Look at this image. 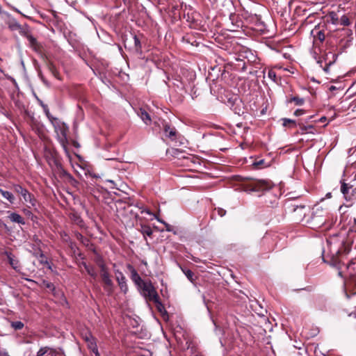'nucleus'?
<instances>
[{
    "mask_svg": "<svg viewBox=\"0 0 356 356\" xmlns=\"http://www.w3.org/2000/svg\"><path fill=\"white\" fill-rule=\"evenodd\" d=\"M51 124L54 128V131L56 134L57 140L60 144L61 147L63 148L64 151L66 153H68V145L69 140L67 138V133L69 131L68 126L63 122H61L57 118L56 119H53L51 122Z\"/></svg>",
    "mask_w": 356,
    "mask_h": 356,
    "instance_id": "nucleus-1",
    "label": "nucleus"
},
{
    "mask_svg": "<svg viewBox=\"0 0 356 356\" xmlns=\"http://www.w3.org/2000/svg\"><path fill=\"white\" fill-rule=\"evenodd\" d=\"M340 191L343 195L345 202L340 206L339 211L345 213L346 208H349L356 203V188L349 184L341 181Z\"/></svg>",
    "mask_w": 356,
    "mask_h": 356,
    "instance_id": "nucleus-2",
    "label": "nucleus"
},
{
    "mask_svg": "<svg viewBox=\"0 0 356 356\" xmlns=\"http://www.w3.org/2000/svg\"><path fill=\"white\" fill-rule=\"evenodd\" d=\"M100 270V276L104 284V289L108 295H111L113 291V282L104 259L98 257L95 261Z\"/></svg>",
    "mask_w": 356,
    "mask_h": 356,
    "instance_id": "nucleus-3",
    "label": "nucleus"
},
{
    "mask_svg": "<svg viewBox=\"0 0 356 356\" xmlns=\"http://www.w3.org/2000/svg\"><path fill=\"white\" fill-rule=\"evenodd\" d=\"M335 46L332 45L330 49H326L323 52L321 53V57L317 60V63L322 66L323 62L325 63V66L323 67V70L326 72H329V67L333 65L338 57V54L335 53Z\"/></svg>",
    "mask_w": 356,
    "mask_h": 356,
    "instance_id": "nucleus-4",
    "label": "nucleus"
},
{
    "mask_svg": "<svg viewBox=\"0 0 356 356\" xmlns=\"http://www.w3.org/2000/svg\"><path fill=\"white\" fill-rule=\"evenodd\" d=\"M324 213L323 209H316L314 211L309 219L307 220L308 226L314 229L322 227L327 220V217Z\"/></svg>",
    "mask_w": 356,
    "mask_h": 356,
    "instance_id": "nucleus-5",
    "label": "nucleus"
},
{
    "mask_svg": "<svg viewBox=\"0 0 356 356\" xmlns=\"http://www.w3.org/2000/svg\"><path fill=\"white\" fill-rule=\"evenodd\" d=\"M13 188L15 193L22 195L24 202L30 204L29 207H35L36 206L37 200L33 195L29 193L26 188L19 184H13Z\"/></svg>",
    "mask_w": 356,
    "mask_h": 356,
    "instance_id": "nucleus-6",
    "label": "nucleus"
},
{
    "mask_svg": "<svg viewBox=\"0 0 356 356\" xmlns=\"http://www.w3.org/2000/svg\"><path fill=\"white\" fill-rule=\"evenodd\" d=\"M140 288L143 296L147 301L154 302L159 298L157 291L151 282H147Z\"/></svg>",
    "mask_w": 356,
    "mask_h": 356,
    "instance_id": "nucleus-7",
    "label": "nucleus"
},
{
    "mask_svg": "<svg viewBox=\"0 0 356 356\" xmlns=\"http://www.w3.org/2000/svg\"><path fill=\"white\" fill-rule=\"evenodd\" d=\"M273 187L270 181L266 180H259L247 186L248 192H263L268 191Z\"/></svg>",
    "mask_w": 356,
    "mask_h": 356,
    "instance_id": "nucleus-8",
    "label": "nucleus"
},
{
    "mask_svg": "<svg viewBox=\"0 0 356 356\" xmlns=\"http://www.w3.org/2000/svg\"><path fill=\"white\" fill-rule=\"evenodd\" d=\"M161 124L163 127V131L165 132V136L170 138L171 140H176L177 135V131L176 129L173 127H171L165 120L161 121Z\"/></svg>",
    "mask_w": 356,
    "mask_h": 356,
    "instance_id": "nucleus-9",
    "label": "nucleus"
},
{
    "mask_svg": "<svg viewBox=\"0 0 356 356\" xmlns=\"http://www.w3.org/2000/svg\"><path fill=\"white\" fill-rule=\"evenodd\" d=\"M127 268L131 273V279L138 287H141L143 284L147 282L142 280L137 270L132 265L127 264Z\"/></svg>",
    "mask_w": 356,
    "mask_h": 356,
    "instance_id": "nucleus-10",
    "label": "nucleus"
},
{
    "mask_svg": "<svg viewBox=\"0 0 356 356\" xmlns=\"http://www.w3.org/2000/svg\"><path fill=\"white\" fill-rule=\"evenodd\" d=\"M88 348L95 353V356H100L98 351L96 339L90 334L85 337Z\"/></svg>",
    "mask_w": 356,
    "mask_h": 356,
    "instance_id": "nucleus-11",
    "label": "nucleus"
},
{
    "mask_svg": "<svg viewBox=\"0 0 356 356\" xmlns=\"http://www.w3.org/2000/svg\"><path fill=\"white\" fill-rule=\"evenodd\" d=\"M334 253L336 254V255H333L332 256V261H331V265L337 267L339 269L338 274H339V276L342 277L341 261L339 258V256H338V254H341V249H337L335 250Z\"/></svg>",
    "mask_w": 356,
    "mask_h": 356,
    "instance_id": "nucleus-12",
    "label": "nucleus"
},
{
    "mask_svg": "<svg viewBox=\"0 0 356 356\" xmlns=\"http://www.w3.org/2000/svg\"><path fill=\"white\" fill-rule=\"evenodd\" d=\"M312 35L314 37V42L316 44L317 40L320 42H323L325 39V34L323 31L320 30L319 28L315 27L312 31Z\"/></svg>",
    "mask_w": 356,
    "mask_h": 356,
    "instance_id": "nucleus-13",
    "label": "nucleus"
},
{
    "mask_svg": "<svg viewBox=\"0 0 356 356\" xmlns=\"http://www.w3.org/2000/svg\"><path fill=\"white\" fill-rule=\"evenodd\" d=\"M4 254L7 257L8 263L13 269L17 270L19 268V261L15 258L11 252L6 251Z\"/></svg>",
    "mask_w": 356,
    "mask_h": 356,
    "instance_id": "nucleus-14",
    "label": "nucleus"
},
{
    "mask_svg": "<svg viewBox=\"0 0 356 356\" xmlns=\"http://www.w3.org/2000/svg\"><path fill=\"white\" fill-rule=\"evenodd\" d=\"M154 303H155L156 309L158 310V312L161 315L164 321H168V312L165 310L164 305L160 301L159 298L157 300V301H154Z\"/></svg>",
    "mask_w": 356,
    "mask_h": 356,
    "instance_id": "nucleus-15",
    "label": "nucleus"
},
{
    "mask_svg": "<svg viewBox=\"0 0 356 356\" xmlns=\"http://www.w3.org/2000/svg\"><path fill=\"white\" fill-rule=\"evenodd\" d=\"M23 35H25L27 38V40L29 42L30 46L32 47V49L35 51H38L40 49V44L38 42L37 40L31 35L27 34L24 33Z\"/></svg>",
    "mask_w": 356,
    "mask_h": 356,
    "instance_id": "nucleus-16",
    "label": "nucleus"
},
{
    "mask_svg": "<svg viewBox=\"0 0 356 356\" xmlns=\"http://www.w3.org/2000/svg\"><path fill=\"white\" fill-rule=\"evenodd\" d=\"M138 115L141 118L144 123L147 125L150 124L152 120L149 113L143 108H140Z\"/></svg>",
    "mask_w": 356,
    "mask_h": 356,
    "instance_id": "nucleus-17",
    "label": "nucleus"
},
{
    "mask_svg": "<svg viewBox=\"0 0 356 356\" xmlns=\"http://www.w3.org/2000/svg\"><path fill=\"white\" fill-rule=\"evenodd\" d=\"M8 218L10 220V221L13 222H16L20 225H24L25 221L24 219L18 213L13 212L10 213L8 216Z\"/></svg>",
    "mask_w": 356,
    "mask_h": 356,
    "instance_id": "nucleus-18",
    "label": "nucleus"
},
{
    "mask_svg": "<svg viewBox=\"0 0 356 356\" xmlns=\"http://www.w3.org/2000/svg\"><path fill=\"white\" fill-rule=\"evenodd\" d=\"M8 26L12 31H19L21 35H24L25 33L23 27L15 20L10 22Z\"/></svg>",
    "mask_w": 356,
    "mask_h": 356,
    "instance_id": "nucleus-19",
    "label": "nucleus"
},
{
    "mask_svg": "<svg viewBox=\"0 0 356 356\" xmlns=\"http://www.w3.org/2000/svg\"><path fill=\"white\" fill-rule=\"evenodd\" d=\"M0 193L10 203H11V204L14 203L15 199L13 194L11 192L4 191L3 189L0 188Z\"/></svg>",
    "mask_w": 356,
    "mask_h": 356,
    "instance_id": "nucleus-20",
    "label": "nucleus"
},
{
    "mask_svg": "<svg viewBox=\"0 0 356 356\" xmlns=\"http://www.w3.org/2000/svg\"><path fill=\"white\" fill-rule=\"evenodd\" d=\"M252 165L257 169H261L268 166L265 160L261 159H255Z\"/></svg>",
    "mask_w": 356,
    "mask_h": 356,
    "instance_id": "nucleus-21",
    "label": "nucleus"
},
{
    "mask_svg": "<svg viewBox=\"0 0 356 356\" xmlns=\"http://www.w3.org/2000/svg\"><path fill=\"white\" fill-rule=\"evenodd\" d=\"M118 282V284L119 285V287L120 289V290L124 293H126L128 291V286H127V279L126 277H123L122 278L120 277V279H118L117 280Z\"/></svg>",
    "mask_w": 356,
    "mask_h": 356,
    "instance_id": "nucleus-22",
    "label": "nucleus"
},
{
    "mask_svg": "<svg viewBox=\"0 0 356 356\" xmlns=\"http://www.w3.org/2000/svg\"><path fill=\"white\" fill-rule=\"evenodd\" d=\"M83 265L88 274L90 275L93 279H96L97 277V273L95 268L93 266L87 265L86 263H83Z\"/></svg>",
    "mask_w": 356,
    "mask_h": 356,
    "instance_id": "nucleus-23",
    "label": "nucleus"
},
{
    "mask_svg": "<svg viewBox=\"0 0 356 356\" xmlns=\"http://www.w3.org/2000/svg\"><path fill=\"white\" fill-rule=\"evenodd\" d=\"M300 127V134H305L307 133H313L312 130L314 129V126L312 125H308L305 126L302 124V123L298 124Z\"/></svg>",
    "mask_w": 356,
    "mask_h": 356,
    "instance_id": "nucleus-24",
    "label": "nucleus"
},
{
    "mask_svg": "<svg viewBox=\"0 0 356 356\" xmlns=\"http://www.w3.org/2000/svg\"><path fill=\"white\" fill-rule=\"evenodd\" d=\"M70 218L77 225H79L80 227H83V224H84L83 221L81 219V218L77 213L72 214Z\"/></svg>",
    "mask_w": 356,
    "mask_h": 356,
    "instance_id": "nucleus-25",
    "label": "nucleus"
},
{
    "mask_svg": "<svg viewBox=\"0 0 356 356\" xmlns=\"http://www.w3.org/2000/svg\"><path fill=\"white\" fill-rule=\"evenodd\" d=\"M140 232L144 236H151L153 233L151 227L147 225H142Z\"/></svg>",
    "mask_w": 356,
    "mask_h": 356,
    "instance_id": "nucleus-26",
    "label": "nucleus"
},
{
    "mask_svg": "<svg viewBox=\"0 0 356 356\" xmlns=\"http://www.w3.org/2000/svg\"><path fill=\"white\" fill-rule=\"evenodd\" d=\"M289 102H294L297 106H302L305 103V99L297 96H293L289 99Z\"/></svg>",
    "mask_w": 356,
    "mask_h": 356,
    "instance_id": "nucleus-27",
    "label": "nucleus"
},
{
    "mask_svg": "<svg viewBox=\"0 0 356 356\" xmlns=\"http://www.w3.org/2000/svg\"><path fill=\"white\" fill-rule=\"evenodd\" d=\"M329 18L330 19V21L334 24H339V18L338 17V15L335 12H330L328 15Z\"/></svg>",
    "mask_w": 356,
    "mask_h": 356,
    "instance_id": "nucleus-28",
    "label": "nucleus"
},
{
    "mask_svg": "<svg viewBox=\"0 0 356 356\" xmlns=\"http://www.w3.org/2000/svg\"><path fill=\"white\" fill-rule=\"evenodd\" d=\"M10 325L15 330H20L24 326V323L22 321H11Z\"/></svg>",
    "mask_w": 356,
    "mask_h": 356,
    "instance_id": "nucleus-29",
    "label": "nucleus"
},
{
    "mask_svg": "<svg viewBox=\"0 0 356 356\" xmlns=\"http://www.w3.org/2000/svg\"><path fill=\"white\" fill-rule=\"evenodd\" d=\"M282 120L284 127L291 126V127H295L297 125L296 121L293 120L283 118Z\"/></svg>",
    "mask_w": 356,
    "mask_h": 356,
    "instance_id": "nucleus-30",
    "label": "nucleus"
},
{
    "mask_svg": "<svg viewBox=\"0 0 356 356\" xmlns=\"http://www.w3.org/2000/svg\"><path fill=\"white\" fill-rule=\"evenodd\" d=\"M225 5L228 7V10L229 11V15L231 17L232 16H233L234 15V3H233L232 1L229 0L225 2Z\"/></svg>",
    "mask_w": 356,
    "mask_h": 356,
    "instance_id": "nucleus-31",
    "label": "nucleus"
},
{
    "mask_svg": "<svg viewBox=\"0 0 356 356\" xmlns=\"http://www.w3.org/2000/svg\"><path fill=\"white\" fill-rule=\"evenodd\" d=\"M339 24L343 26H348L350 24L349 18L346 15H343L341 16V17L339 19Z\"/></svg>",
    "mask_w": 356,
    "mask_h": 356,
    "instance_id": "nucleus-32",
    "label": "nucleus"
},
{
    "mask_svg": "<svg viewBox=\"0 0 356 356\" xmlns=\"http://www.w3.org/2000/svg\"><path fill=\"white\" fill-rule=\"evenodd\" d=\"M38 254H39L38 259H39L40 263L42 264H49L46 257L44 256V254H43V252H42L41 250H38Z\"/></svg>",
    "mask_w": 356,
    "mask_h": 356,
    "instance_id": "nucleus-33",
    "label": "nucleus"
},
{
    "mask_svg": "<svg viewBox=\"0 0 356 356\" xmlns=\"http://www.w3.org/2000/svg\"><path fill=\"white\" fill-rule=\"evenodd\" d=\"M183 273L185 274V275L187 277V278L191 281L193 282V276L194 273L193 271H191L189 269H182Z\"/></svg>",
    "mask_w": 356,
    "mask_h": 356,
    "instance_id": "nucleus-34",
    "label": "nucleus"
},
{
    "mask_svg": "<svg viewBox=\"0 0 356 356\" xmlns=\"http://www.w3.org/2000/svg\"><path fill=\"white\" fill-rule=\"evenodd\" d=\"M134 45L136 50L139 51L141 50V43L136 35H134Z\"/></svg>",
    "mask_w": 356,
    "mask_h": 356,
    "instance_id": "nucleus-35",
    "label": "nucleus"
},
{
    "mask_svg": "<svg viewBox=\"0 0 356 356\" xmlns=\"http://www.w3.org/2000/svg\"><path fill=\"white\" fill-rule=\"evenodd\" d=\"M42 109H43L44 112L45 113L46 116L47 117V118L49 120L50 122H51L53 120V119L56 118L53 117L51 115L47 105L43 106Z\"/></svg>",
    "mask_w": 356,
    "mask_h": 356,
    "instance_id": "nucleus-36",
    "label": "nucleus"
},
{
    "mask_svg": "<svg viewBox=\"0 0 356 356\" xmlns=\"http://www.w3.org/2000/svg\"><path fill=\"white\" fill-rule=\"evenodd\" d=\"M154 218L160 222L163 223L165 227V229L166 231L168 232H171L172 230V226L170 225H169L168 223L165 222L164 220L160 219L159 217H157L156 216H154Z\"/></svg>",
    "mask_w": 356,
    "mask_h": 356,
    "instance_id": "nucleus-37",
    "label": "nucleus"
},
{
    "mask_svg": "<svg viewBox=\"0 0 356 356\" xmlns=\"http://www.w3.org/2000/svg\"><path fill=\"white\" fill-rule=\"evenodd\" d=\"M48 351L50 356H59L60 355V350L53 348L48 347Z\"/></svg>",
    "mask_w": 356,
    "mask_h": 356,
    "instance_id": "nucleus-38",
    "label": "nucleus"
},
{
    "mask_svg": "<svg viewBox=\"0 0 356 356\" xmlns=\"http://www.w3.org/2000/svg\"><path fill=\"white\" fill-rule=\"evenodd\" d=\"M75 236H76V239H78L79 241H80L81 243H83L84 244L86 243V242H88V239L79 232L75 233Z\"/></svg>",
    "mask_w": 356,
    "mask_h": 356,
    "instance_id": "nucleus-39",
    "label": "nucleus"
},
{
    "mask_svg": "<svg viewBox=\"0 0 356 356\" xmlns=\"http://www.w3.org/2000/svg\"><path fill=\"white\" fill-rule=\"evenodd\" d=\"M42 284L44 285V287H46L47 289H49L51 291H54V286L52 283L48 282V281H46V280H43L42 281Z\"/></svg>",
    "mask_w": 356,
    "mask_h": 356,
    "instance_id": "nucleus-40",
    "label": "nucleus"
},
{
    "mask_svg": "<svg viewBox=\"0 0 356 356\" xmlns=\"http://www.w3.org/2000/svg\"><path fill=\"white\" fill-rule=\"evenodd\" d=\"M45 351H48V346L41 348L37 353L36 356H44Z\"/></svg>",
    "mask_w": 356,
    "mask_h": 356,
    "instance_id": "nucleus-41",
    "label": "nucleus"
},
{
    "mask_svg": "<svg viewBox=\"0 0 356 356\" xmlns=\"http://www.w3.org/2000/svg\"><path fill=\"white\" fill-rule=\"evenodd\" d=\"M268 78H270L271 80L275 81V79H276V73L275 71H273V70H270L268 72Z\"/></svg>",
    "mask_w": 356,
    "mask_h": 356,
    "instance_id": "nucleus-42",
    "label": "nucleus"
},
{
    "mask_svg": "<svg viewBox=\"0 0 356 356\" xmlns=\"http://www.w3.org/2000/svg\"><path fill=\"white\" fill-rule=\"evenodd\" d=\"M115 279L118 280V277L120 279V277L122 278L124 277L125 276L123 275V273L119 270H115Z\"/></svg>",
    "mask_w": 356,
    "mask_h": 356,
    "instance_id": "nucleus-43",
    "label": "nucleus"
},
{
    "mask_svg": "<svg viewBox=\"0 0 356 356\" xmlns=\"http://www.w3.org/2000/svg\"><path fill=\"white\" fill-rule=\"evenodd\" d=\"M216 210L220 217H223L226 214V211L222 208H217Z\"/></svg>",
    "mask_w": 356,
    "mask_h": 356,
    "instance_id": "nucleus-44",
    "label": "nucleus"
},
{
    "mask_svg": "<svg viewBox=\"0 0 356 356\" xmlns=\"http://www.w3.org/2000/svg\"><path fill=\"white\" fill-rule=\"evenodd\" d=\"M33 241L35 243L33 245H35L37 247H40V244L42 243V242L37 236H35L33 237Z\"/></svg>",
    "mask_w": 356,
    "mask_h": 356,
    "instance_id": "nucleus-45",
    "label": "nucleus"
},
{
    "mask_svg": "<svg viewBox=\"0 0 356 356\" xmlns=\"http://www.w3.org/2000/svg\"><path fill=\"white\" fill-rule=\"evenodd\" d=\"M305 113V111L302 109H297L295 111L294 115L296 116H300V115H303Z\"/></svg>",
    "mask_w": 356,
    "mask_h": 356,
    "instance_id": "nucleus-46",
    "label": "nucleus"
},
{
    "mask_svg": "<svg viewBox=\"0 0 356 356\" xmlns=\"http://www.w3.org/2000/svg\"><path fill=\"white\" fill-rule=\"evenodd\" d=\"M0 356H10L6 349L0 347Z\"/></svg>",
    "mask_w": 356,
    "mask_h": 356,
    "instance_id": "nucleus-47",
    "label": "nucleus"
},
{
    "mask_svg": "<svg viewBox=\"0 0 356 356\" xmlns=\"http://www.w3.org/2000/svg\"><path fill=\"white\" fill-rule=\"evenodd\" d=\"M35 99L37 100V102H38V104H40V106L43 108V106H46L47 104H44L43 102L38 97L35 95Z\"/></svg>",
    "mask_w": 356,
    "mask_h": 356,
    "instance_id": "nucleus-48",
    "label": "nucleus"
},
{
    "mask_svg": "<svg viewBox=\"0 0 356 356\" xmlns=\"http://www.w3.org/2000/svg\"><path fill=\"white\" fill-rule=\"evenodd\" d=\"M141 213H145L148 215H153L154 216H156L155 214H153L149 209H144L141 211Z\"/></svg>",
    "mask_w": 356,
    "mask_h": 356,
    "instance_id": "nucleus-49",
    "label": "nucleus"
},
{
    "mask_svg": "<svg viewBox=\"0 0 356 356\" xmlns=\"http://www.w3.org/2000/svg\"><path fill=\"white\" fill-rule=\"evenodd\" d=\"M41 250L40 247H37V250H35V251H34V252H33V255H34L35 257H37V258H38V257H39V254H38V250Z\"/></svg>",
    "mask_w": 356,
    "mask_h": 356,
    "instance_id": "nucleus-50",
    "label": "nucleus"
},
{
    "mask_svg": "<svg viewBox=\"0 0 356 356\" xmlns=\"http://www.w3.org/2000/svg\"><path fill=\"white\" fill-rule=\"evenodd\" d=\"M341 32L343 33L344 34H348V33H349L350 32V30H348V29H343L341 31Z\"/></svg>",
    "mask_w": 356,
    "mask_h": 356,
    "instance_id": "nucleus-51",
    "label": "nucleus"
},
{
    "mask_svg": "<svg viewBox=\"0 0 356 356\" xmlns=\"http://www.w3.org/2000/svg\"><path fill=\"white\" fill-rule=\"evenodd\" d=\"M106 181L109 182V183L112 184L113 185H115L114 181H113L111 179H106Z\"/></svg>",
    "mask_w": 356,
    "mask_h": 356,
    "instance_id": "nucleus-52",
    "label": "nucleus"
},
{
    "mask_svg": "<svg viewBox=\"0 0 356 356\" xmlns=\"http://www.w3.org/2000/svg\"><path fill=\"white\" fill-rule=\"evenodd\" d=\"M39 76H40V77L41 78V79L42 80V81H43L44 83H46L47 82H46V81L44 80V77L42 76V75L41 74H39Z\"/></svg>",
    "mask_w": 356,
    "mask_h": 356,
    "instance_id": "nucleus-53",
    "label": "nucleus"
},
{
    "mask_svg": "<svg viewBox=\"0 0 356 356\" xmlns=\"http://www.w3.org/2000/svg\"><path fill=\"white\" fill-rule=\"evenodd\" d=\"M325 120H326V118H325V117H322V118L320 119V121H321V122H325Z\"/></svg>",
    "mask_w": 356,
    "mask_h": 356,
    "instance_id": "nucleus-54",
    "label": "nucleus"
},
{
    "mask_svg": "<svg viewBox=\"0 0 356 356\" xmlns=\"http://www.w3.org/2000/svg\"><path fill=\"white\" fill-rule=\"evenodd\" d=\"M354 263H353L352 261L350 262L348 265H346V268H350V267L351 266L352 264H353Z\"/></svg>",
    "mask_w": 356,
    "mask_h": 356,
    "instance_id": "nucleus-55",
    "label": "nucleus"
},
{
    "mask_svg": "<svg viewBox=\"0 0 356 356\" xmlns=\"http://www.w3.org/2000/svg\"><path fill=\"white\" fill-rule=\"evenodd\" d=\"M33 252L37 250V246L35 245H33Z\"/></svg>",
    "mask_w": 356,
    "mask_h": 356,
    "instance_id": "nucleus-56",
    "label": "nucleus"
},
{
    "mask_svg": "<svg viewBox=\"0 0 356 356\" xmlns=\"http://www.w3.org/2000/svg\"><path fill=\"white\" fill-rule=\"evenodd\" d=\"M26 280L27 281H29V282H35L33 280H31V279H28V278H26Z\"/></svg>",
    "mask_w": 356,
    "mask_h": 356,
    "instance_id": "nucleus-57",
    "label": "nucleus"
},
{
    "mask_svg": "<svg viewBox=\"0 0 356 356\" xmlns=\"http://www.w3.org/2000/svg\"><path fill=\"white\" fill-rule=\"evenodd\" d=\"M327 196L329 197H331V193H327Z\"/></svg>",
    "mask_w": 356,
    "mask_h": 356,
    "instance_id": "nucleus-58",
    "label": "nucleus"
},
{
    "mask_svg": "<svg viewBox=\"0 0 356 356\" xmlns=\"http://www.w3.org/2000/svg\"><path fill=\"white\" fill-rule=\"evenodd\" d=\"M93 177H95V178H98L99 177V176H97L96 175H94Z\"/></svg>",
    "mask_w": 356,
    "mask_h": 356,
    "instance_id": "nucleus-59",
    "label": "nucleus"
},
{
    "mask_svg": "<svg viewBox=\"0 0 356 356\" xmlns=\"http://www.w3.org/2000/svg\"><path fill=\"white\" fill-rule=\"evenodd\" d=\"M300 208L301 209H305V206H301Z\"/></svg>",
    "mask_w": 356,
    "mask_h": 356,
    "instance_id": "nucleus-60",
    "label": "nucleus"
},
{
    "mask_svg": "<svg viewBox=\"0 0 356 356\" xmlns=\"http://www.w3.org/2000/svg\"><path fill=\"white\" fill-rule=\"evenodd\" d=\"M46 354H48L49 355V351H45V355Z\"/></svg>",
    "mask_w": 356,
    "mask_h": 356,
    "instance_id": "nucleus-61",
    "label": "nucleus"
},
{
    "mask_svg": "<svg viewBox=\"0 0 356 356\" xmlns=\"http://www.w3.org/2000/svg\"><path fill=\"white\" fill-rule=\"evenodd\" d=\"M74 145L75 146H76V142H74Z\"/></svg>",
    "mask_w": 356,
    "mask_h": 356,
    "instance_id": "nucleus-62",
    "label": "nucleus"
}]
</instances>
